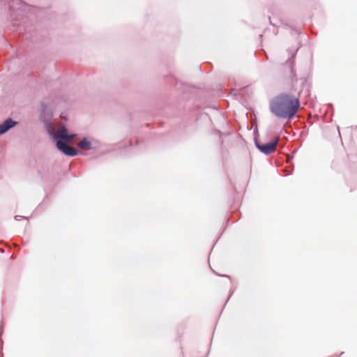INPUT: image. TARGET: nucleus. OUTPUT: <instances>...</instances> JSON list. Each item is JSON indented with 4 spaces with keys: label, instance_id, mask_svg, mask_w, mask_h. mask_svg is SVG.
Here are the masks:
<instances>
[{
    "label": "nucleus",
    "instance_id": "obj_6",
    "mask_svg": "<svg viewBox=\"0 0 357 357\" xmlns=\"http://www.w3.org/2000/svg\"><path fill=\"white\" fill-rule=\"evenodd\" d=\"M77 146L84 150H89L91 149V143L86 139H82L77 144Z\"/></svg>",
    "mask_w": 357,
    "mask_h": 357
},
{
    "label": "nucleus",
    "instance_id": "obj_5",
    "mask_svg": "<svg viewBox=\"0 0 357 357\" xmlns=\"http://www.w3.org/2000/svg\"><path fill=\"white\" fill-rule=\"evenodd\" d=\"M17 123L8 119L1 123V134L7 132L10 128L14 127Z\"/></svg>",
    "mask_w": 357,
    "mask_h": 357
},
{
    "label": "nucleus",
    "instance_id": "obj_1",
    "mask_svg": "<svg viewBox=\"0 0 357 357\" xmlns=\"http://www.w3.org/2000/svg\"><path fill=\"white\" fill-rule=\"evenodd\" d=\"M299 98L287 93H282L270 102V109L277 117L290 119L298 112Z\"/></svg>",
    "mask_w": 357,
    "mask_h": 357
},
{
    "label": "nucleus",
    "instance_id": "obj_4",
    "mask_svg": "<svg viewBox=\"0 0 357 357\" xmlns=\"http://www.w3.org/2000/svg\"><path fill=\"white\" fill-rule=\"evenodd\" d=\"M75 135H68V130L65 127L59 128L55 133V138L70 141L75 137Z\"/></svg>",
    "mask_w": 357,
    "mask_h": 357
},
{
    "label": "nucleus",
    "instance_id": "obj_3",
    "mask_svg": "<svg viewBox=\"0 0 357 357\" xmlns=\"http://www.w3.org/2000/svg\"><path fill=\"white\" fill-rule=\"evenodd\" d=\"M56 147L66 155L75 156L77 154V151L75 149L61 141H57Z\"/></svg>",
    "mask_w": 357,
    "mask_h": 357
},
{
    "label": "nucleus",
    "instance_id": "obj_2",
    "mask_svg": "<svg viewBox=\"0 0 357 357\" xmlns=\"http://www.w3.org/2000/svg\"><path fill=\"white\" fill-rule=\"evenodd\" d=\"M279 142V137H277L273 142L260 144L258 142H255L256 146L262 153L268 155L273 153L276 150L277 145Z\"/></svg>",
    "mask_w": 357,
    "mask_h": 357
}]
</instances>
